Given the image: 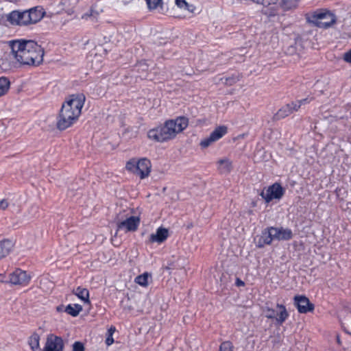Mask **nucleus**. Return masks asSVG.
Listing matches in <instances>:
<instances>
[{"label": "nucleus", "instance_id": "nucleus-41", "mask_svg": "<svg viewBox=\"0 0 351 351\" xmlns=\"http://www.w3.org/2000/svg\"><path fill=\"white\" fill-rule=\"evenodd\" d=\"M0 282L8 283V280H6V276L4 274H0Z\"/></svg>", "mask_w": 351, "mask_h": 351}, {"label": "nucleus", "instance_id": "nucleus-21", "mask_svg": "<svg viewBox=\"0 0 351 351\" xmlns=\"http://www.w3.org/2000/svg\"><path fill=\"white\" fill-rule=\"evenodd\" d=\"M74 293L84 302H86V303L90 302L89 291H88V289L78 287L74 291Z\"/></svg>", "mask_w": 351, "mask_h": 351}, {"label": "nucleus", "instance_id": "nucleus-22", "mask_svg": "<svg viewBox=\"0 0 351 351\" xmlns=\"http://www.w3.org/2000/svg\"><path fill=\"white\" fill-rule=\"evenodd\" d=\"M10 87V82L6 77H0V97L4 96L8 92Z\"/></svg>", "mask_w": 351, "mask_h": 351}, {"label": "nucleus", "instance_id": "nucleus-1", "mask_svg": "<svg viewBox=\"0 0 351 351\" xmlns=\"http://www.w3.org/2000/svg\"><path fill=\"white\" fill-rule=\"evenodd\" d=\"M11 53L23 65L38 66L43 61L44 50L33 40H16L10 41Z\"/></svg>", "mask_w": 351, "mask_h": 351}, {"label": "nucleus", "instance_id": "nucleus-12", "mask_svg": "<svg viewBox=\"0 0 351 351\" xmlns=\"http://www.w3.org/2000/svg\"><path fill=\"white\" fill-rule=\"evenodd\" d=\"M271 233L274 240L287 241L292 238L293 233L290 229L283 228L271 227Z\"/></svg>", "mask_w": 351, "mask_h": 351}, {"label": "nucleus", "instance_id": "nucleus-10", "mask_svg": "<svg viewBox=\"0 0 351 351\" xmlns=\"http://www.w3.org/2000/svg\"><path fill=\"white\" fill-rule=\"evenodd\" d=\"M64 342L61 337L49 335L43 351H63Z\"/></svg>", "mask_w": 351, "mask_h": 351}, {"label": "nucleus", "instance_id": "nucleus-17", "mask_svg": "<svg viewBox=\"0 0 351 351\" xmlns=\"http://www.w3.org/2000/svg\"><path fill=\"white\" fill-rule=\"evenodd\" d=\"M23 12L12 11L8 16V21L12 25H24Z\"/></svg>", "mask_w": 351, "mask_h": 351}, {"label": "nucleus", "instance_id": "nucleus-26", "mask_svg": "<svg viewBox=\"0 0 351 351\" xmlns=\"http://www.w3.org/2000/svg\"><path fill=\"white\" fill-rule=\"evenodd\" d=\"M176 5L185 11H187L189 13L193 12L195 10V6L188 3L186 0H176Z\"/></svg>", "mask_w": 351, "mask_h": 351}, {"label": "nucleus", "instance_id": "nucleus-11", "mask_svg": "<svg viewBox=\"0 0 351 351\" xmlns=\"http://www.w3.org/2000/svg\"><path fill=\"white\" fill-rule=\"evenodd\" d=\"M294 300L298 311L300 313H306L314 309V305L311 304L309 300L305 296L296 295L294 298Z\"/></svg>", "mask_w": 351, "mask_h": 351}, {"label": "nucleus", "instance_id": "nucleus-40", "mask_svg": "<svg viewBox=\"0 0 351 351\" xmlns=\"http://www.w3.org/2000/svg\"><path fill=\"white\" fill-rule=\"evenodd\" d=\"M138 70L141 69L142 71L147 70V65L145 62H140L138 65Z\"/></svg>", "mask_w": 351, "mask_h": 351}, {"label": "nucleus", "instance_id": "nucleus-28", "mask_svg": "<svg viewBox=\"0 0 351 351\" xmlns=\"http://www.w3.org/2000/svg\"><path fill=\"white\" fill-rule=\"evenodd\" d=\"M220 80L223 84L227 86H232L239 80V76L237 75H232L229 77H223Z\"/></svg>", "mask_w": 351, "mask_h": 351}, {"label": "nucleus", "instance_id": "nucleus-24", "mask_svg": "<svg viewBox=\"0 0 351 351\" xmlns=\"http://www.w3.org/2000/svg\"><path fill=\"white\" fill-rule=\"evenodd\" d=\"M82 311V307L80 304H69L66 308L65 312L69 315L75 317Z\"/></svg>", "mask_w": 351, "mask_h": 351}, {"label": "nucleus", "instance_id": "nucleus-19", "mask_svg": "<svg viewBox=\"0 0 351 351\" xmlns=\"http://www.w3.org/2000/svg\"><path fill=\"white\" fill-rule=\"evenodd\" d=\"M232 162L226 158H221L217 161V168L221 173H228L232 170Z\"/></svg>", "mask_w": 351, "mask_h": 351}, {"label": "nucleus", "instance_id": "nucleus-27", "mask_svg": "<svg viewBox=\"0 0 351 351\" xmlns=\"http://www.w3.org/2000/svg\"><path fill=\"white\" fill-rule=\"evenodd\" d=\"M149 277V274L145 272L136 277L134 282L142 287H146L148 285Z\"/></svg>", "mask_w": 351, "mask_h": 351}, {"label": "nucleus", "instance_id": "nucleus-44", "mask_svg": "<svg viewBox=\"0 0 351 351\" xmlns=\"http://www.w3.org/2000/svg\"><path fill=\"white\" fill-rule=\"evenodd\" d=\"M114 330H115V329H114V328H110V329L108 330L109 334H110V333H112V332H114Z\"/></svg>", "mask_w": 351, "mask_h": 351}, {"label": "nucleus", "instance_id": "nucleus-9", "mask_svg": "<svg viewBox=\"0 0 351 351\" xmlns=\"http://www.w3.org/2000/svg\"><path fill=\"white\" fill-rule=\"evenodd\" d=\"M283 194L282 187L279 184L275 183L265 191H262L261 195L268 203L274 199H280Z\"/></svg>", "mask_w": 351, "mask_h": 351}, {"label": "nucleus", "instance_id": "nucleus-15", "mask_svg": "<svg viewBox=\"0 0 351 351\" xmlns=\"http://www.w3.org/2000/svg\"><path fill=\"white\" fill-rule=\"evenodd\" d=\"M273 233H271V228L265 230L261 234V237L258 241V246L260 247H263L265 245H269L272 241L274 240L273 238Z\"/></svg>", "mask_w": 351, "mask_h": 351}, {"label": "nucleus", "instance_id": "nucleus-13", "mask_svg": "<svg viewBox=\"0 0 351 351\" xmlns=\"http://www.w3.org/2000/svg\"><path fill=\"white\" fill-rule=\"evenodd\" d=\"M168 237V230L166 228H159L157 229L156 234H152L149 241L152 243H162Z\"/></svg>", "mask_w": 351, "mask_h": 351}, {"label": "nucleus", "instance_id": "nucleus-30", "mask_svg": "<svg viewBox=\"0 0 351 351\" xmlns=\"http://www.w3.org/2000/svg\"><path fill=\"white\" fill-rule=\"evenodd\" d=\"M149 10L156 9L161 5L162 0H145Z\"/></svg>", "mask_w": 351, "mask_h": 351}, {"label": "nucleus", "instance_id": "nucleus-37", "mask_svg": "<svg viewBox=\"0 0 351 351\" xmlns=\"http://www.w3.org/2000/svg\"><path fill=\"white\" fill-rule=\"evenodd\" d=\"M9 203L6 199H2L0 201V209L5 210L8 208Z\"/></svg>", "mask_w": 351, "mask_h": 351}, {"label": "nucleus", "instance_id": "nucleus-2", "mask_svg": "<svg viewBox=\"0 0 351 351\" xmlns=\"http://www.w3.org/2000/svg\"><path fill=\"white\" fill-rule=\"evenodd\" d=\"M85 100L86 97L82 93L71 95L66 98L57 117L56 127L59 130H64L77 121Z\"/></svg>", "mask_w": 351, "mask_h": 351}, {"label": "nucleus", "instance_id": "nucleus-7", "mask_svg": "<svg viewBox=\"0 0 351 351\" xmlns=\"http://www.w3.org/2000/svg\"><path fill=\"white\" fill-rule=\"evenodd\" d=\"M31 280V276L25 271L21 269H16L9 275L8 283L13 285L26 286Z\"/></svg>", "mask_w": 351, "mask_h": 351}, {"label": "nucleus", "instance_id": "nucleus-4", "mask_svg": "<svg viewBox=\"0 0 351 351\" xmlns=\"http://www.w3.org/2000/svg\"><path fill=\"white\" fill-rule=\"evenodd\" d=\"M263 6L261 12L268 18L279 14L280 10L287 11L297 7V0H252Z\"/></svg>", "mask_w": 351, "mask_h": 351}, {"label": "nucleus", "instance_id": "nucleus-42", "mask_svg": "<svg viewBox=\"0 0 351 351\" xmlns=\"http://www.w3.org/2000/svg\"><path fill=\"white\" fill-rule=\"evenodd\" d=\"M236 285L237 286H243L244 285V282L238 278L237 280Z\"/></svg>", "mask_w": 351, "mask_h": 351}, {"label": "nucleus", "instance_id": "nucleus-8", "mask_svg": "<svg viewBox=\"0 0 351 351\" xmlns=\"http://www.w3.org/2000/svg\"><path fill=\"white\" fill-rule=\"evenodd\" d=\"M125 219H121V215H118L117 228L118 230H125V232L135 231L139 225L140 219L136 216H128L127 215Z\"/></svg>", "mask_w": 351, "mask_h": 351}, {"label": "nucleus", "instance_id": "nucleus-6", "mask_svg": "<svg viewBox=\"0 0 351 351\" xmlns=\"http://www.w3.org/2000/svg\"><path fill=\"white\" fill-rule=\"evenodd\" d=\"M125 169L143 180L149 176L152 164L150 160L146 158L140 159L133 158L126 162Z\"/></svg>", "mask_w": 351, "mask_h": 351}, {"label": "nucleus", "instance_id": "nucleus-38", "mask_svg": "<svg viewBox=\"0 0 351 351\" xmlns=\"http://www.w3.org/2000/svg\"><path fill=\"white\" fill-rule=\"evenodd\" d=\"M77 0H64V2L63 3L64 5H66V3H69L72 7H74L77 3Z\"/></svg>", "mask_w": 351, "mask_h": 351}, {"label": "nucleus", "instance_id": "nucleus-20", "mask_svg": "<svg viewBox=\"0 0 351 351\" xmlns=\"http://www.w3.org/2000/svg\"><path fill=\"white\" fill-rule=\"evenodd\" d=\"M291 114H292V112L289 104H287L278 110V112L274 114V119L276 120H279L287 117Z\"/></svg>", "mask_w": 351, "mask_h": 351}, {"label": "nucleus", "instance_id": "nucleus-3", "mask_svg": "<svg viewBox=\"0 0 351 351\" xmlns=\"http://www.w3.org/2000/svg\"><path fill=\"white\" fill-rule=\"evenodd\" d=\"M188 125L189 120L186 117H178L175 119L166 121L163 125L150 130L147 136L157 142L168 141L184 130Z\"/></svg>", "mask_w": 351, "mask_h": 351}, {"label": "nucleus", "instance_id": "nucleus-35", "mask_svg": "<svg viewBox=\"0 0 351 351\" xmlns=\"http://www.w3.org/2000/svg\"><path fill=\"white\" fill-rule=\"evenodd\" d=\"M73 351H84V345L79 341L75 342L73 346Z\"/></svg>", "mask_w": 351, "mask_h": 351}, {"label": "nucleus", "instance_id": "nucleus-25", "mask_svg": "<svg viewBox=\"0 0 351 351\" xmlns=\"http://www.w3.org/2000/svg\"><path fill=\"white\" fill-rule=\"evenodd\" d=\"M39 341L40 336L37 333H34L29 337L28 343L33 351H36L39 349Z\"/></svg>", "mask_w": 351, "mask_h": 351}, {"label": "nucleus", "instance_id": "nucleus-31", "mask_svg": "<svg viewBox=\"0 0 351 351\" xmlns=\"http://www.w3.org/2000/svg\"><path fill=\"white\" fill-rule=\"evenodd\" d=\"M234 346L232 343L229 341H223L219 346V351H233Z\"/></svg>", "mask_w": 351, "mask_h": 351}, {"label": "nucleus", "instance_id": "nucleus-43", "mask_svg": "<svg viewBox=\"0 0 351 351\" xmlns=\"http://www.w3.org/2000/svg\"><path fill=\"white\" fill-rule=\"evenodd\" d=\"M139 77L141 78L146 79V78H147V74H143V75H141Z\"/></svg>", "mask_w": 351, "mask_h": 351}, {"label": "nucleus", "instance_id": "nucleus-36", "mask_svg": "<svg viewBox=\"0 0 351 351\" xmlns=\"http://www.w3.org/2000/svg\"><path fill=\"white\" fill-rule=\"evenodd\" d=\"M343 60L348 63H351V49L343 54Z\"/></svg>", "mask_w": 351, "mask_h": 351}, {"label": "nucleus", "instance_id": "nucleus-32", "mask_svg": "<svg viewBox=\"0 0 351 351\" xmlns=\"http://www.w3.org/2000/svg\"><path fill=\"white\" fill-rule=\"evenodd\" d=\"M276 309H273L269 307H266L264 310L265 317L268 319H276Z\"/></svg>", "mask_w": 351, "mask_h": 351}, {"label": "nucleus", "instance_id": "nucleus-34", "mask_svg": "<svg viewBox=\"0 0 351 351\" xmlns=\"http://www.w3.org/2000/svg\"><path fill=\"white\" fill-rule=\"evenodd\" d=\"M23 22L24 23V25H27L30 24H33L31 20V16L28 10H25L23 12Z\"/></svg>", "mask_w": 351, "mask_h": 351}, {"label": "nucleus", "instance_id": "nucleus-29", "mask_svg": "<svg viewBox=\"0 0 351 351\" xmlns=\"http://www.w3.org/2000/svg\"><path fill=\"white\" fill-rule=\"evenodd\" d=\"M308 103H309V101L307 98L290 103L289 106L292 113L295 111H298L301 106Z\"/></svg>", "mask_w": 351, "mask_h": 351}, {"label": "nucleus", "instance_id": "nucleus-5", "mask_svg": "<svg viewBox=\"0 0 351 351\" xmlns=\"http://www.w3.org/2000/svg\"><path fill=\"white\" fill-rule=\"evenodd\" d=\"M308 23L319 28L327 29L337 21L335 14L327 9H318L306 15Z\"/></svg>", "mask_w": 351, "mask_h": 351}, {"label": "nucleus", "instance_id": "nucleus-23", "mask_svg": "<svg viewBox=\"0 0 351 351\" xmlns=\"http://www.w3.org/2000/svg\"><path fill=\"white\" fill-rule=\"evenodd\" d=\"M227 133V128L226 126H219L214 131L210 133V136H212L215 141L220 139L222 136H223Z\"/></svg>", "mask_w": 351, "mask_h": 351}, {"label": "nucleus", "instance_id": "nucleus-33", "mask_svg": "<svg viewBox=\"0 0 351 351\" xmlns=\"http://www.w3.org/2000/svg\"><path fill=\"white\" fill-rule=\"evenodd\" d=\"M214 142H215V140H214V138H213L212 136L210 135L208 137L203 139L200 142V145L202 148H206Z\"/></svg>", "mask_w": 351, "mask_h": 351}, {"label": "nucleus", "instance_id": "nucleus-18", "mask_svg": "<svg viewBox=\"0 0 351 351\" xmlns=\"http://www.w3.org/2000/svg\"><path fill=\"white\" fill-rule=\"evenodd\" d=\"M13 246V243L10 240L0 241V260L10 254Z\"/></svg>", "mask_w": 351, "mask_h": 351}, {"label": "nucleus", "instance_id": "nucleus-14", "mask_svg": "<svg viewBox=\"0 0 351 351\" xmlns=\"http://www.w3.org/2000/svg\"><path fill=\"white\" fill-rule=\"evenodd\" d=\"M32 23L40 21L45 16V12L43 7L36 6L28 10Z\"/></svg>", "mask_w": 351, "mask_h": 351}, {"label": "nucleus", "instance_id": "nucleus-39", "mask_svg": "<svg viewBox=\"0 0 351 351\" xmlns=\"http://www.w3.org/2000/svg\"><path fill=\"white\" fill-rule=\"evenodd\" d=\"M114 342L112 333L109 334L108 337L106 339V343L108 346H110Z\"/></svg>", "mask_w": 351, "mask_h": 351}, {"label": "nucleus", "instance_id": "nucleus-16", "mask_svg": "<svg viewBox=\"0 0 351 351\" xmlns=\"http://www.w3.org/2000/svg\"><path fill=\"white\" fill-rule=\"evenodd\" d=\"M276 320L280 324L284 323L289 317V313L285 306L279 304L276 305Z\"/></svg>", "mask_w": 351, "mask_h": 351}]
</instances>
